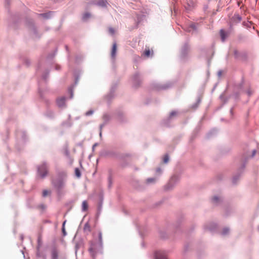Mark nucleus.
<instances>
[{
    "instance_id": "obj_1",
    "label": "nucleus",
    "mask_w": 259,
    "mask_h": 259,
    "mask_svg": "<svg viewBox=\"0 0 259 259\" xmlns=\"http://www.w3.org/2000/svg\"><path fill=\"white\" fill-rule=\"evenodd\" d=\"M49 172V166L46 163H43L39 165L37 168L38 176L44 178L46 177Z\"/></svg>"
},
{
    "instance_id": "obj_2",
    "label": "nucleus",
    "mask_w": 259,
    "mask_h": 259,
    "mask_svg": "<svg viewBox=\"0 0 259 259\" xmlns=\"http://www.w3.org/2000/svg\"><path fill=\"white\" fill-rule=\"evenodd\" d=\"M23 24L26 28L31 30L32 28V22L31 18L28 17L25 18L23 20Z\"/></svg>"
},
{
    "instance_id": "obj_3",
    "label": "nucleus",
    "mask_w": 259,
    "mask_h": 259,
    "mask_svg": "<svg viewBox=\"0 0 259 259\" xmlns=\"http://www.w3.org/2000/svg\"><path fill=\"white\" fill-rule=\"evenodd\" d=\"M57 103L59 107H64L65 104V98L64 97H61L60 98L58 99L57 101Z\"/></svg>"
},
{
    "instance_id": "obj_4",
    "label": "nucleus",
    "mask_w": 259,
    "mask_h": 259,
    "mask_svg": "<svg viewBox=\"0 0 259 259\" xmlns=\"http://www.w3.org/2000/svg\"><path fill=\"white\" fill-rule=\"evenodd\" d=\"M116 51H117V45H116V44L115 42L113 44L111 53V56L113 59H115V58Z\"/></svg>"
},
{
    "instance_id": "obj_5",
    "label": "nucleus",
    "mask_w": 259,
    "mask_h": 259,
    "mask_svg": "<svg viewBox=\"0 0 259 259\" xmlns=\"http://www.w3.org/2000/svg\"><path fill=\"white\" fill-rule=\"evenodd\" d=\"M89 251L92 256L93 257H95L96 254V252L95 250V248L94 245H92L91 247L89 248Z\"/></svg>"
},
{
    "instance_id": "obj_6",
    "label": "nucleus",
    "mask_w": 259,
    "mask_h": 259,
    "mask_svg": "<svg viewBox=\"0 0 259 259\" xmlns=\"http://www.w3.org/2000/svg\"><path fill=\"white\" fill-rule=\"evenodd\" d=\"M220 35H221V38L223 41H224L225 40L226 38L227 37V35L226 33L223 30H221Z\"/></svg>"
},
{
    "instance_id": "obj_7",
    "label": "nucleus",
    "mask_w": 259,
    "mask_h": 259,
    "mask_svg": "<svg viewBox=\"0 0 259 259\" xmlns=\"http://www.w3.org/2000/svg\"><path fill=\"white\" fill-rule=\"evenodd\" d=\"M88 207V203L86 201H84L82 203V209L83 211H85L87 210Z\"/></svg>"
},
{
    "instance_id": "obj_8",
    "label": "nucleus",
    "mask_w": 259,
    "mask_h": 259,
    "mask_svg": "<svg viewBox=\"0 0 259 259\" xmlns=\"http://www.w3.org/2000/svg\"><path fill=\"white\" fill-rule=\"evenodd\" d=\"M51 12H49L48 13L41 14H40V16L44 18L47 19V18H49L50 17V16H51Z\"/></svg>"
},
{
    "instance_id": "obj_9",
    "label": "nucleus",
    "mask_w": 259,
    "mask_h": 259,
    "mask_svg": "<svg viewBox=\"0 0 259 259\" xmlns=\"http://www.w3.org/2000/svg\"><path fill=\"white\" fill-rule=\"evenodd\" d=\"M51 194V191L48 190H44L42 192V196L46 197Z\"/></svg>"
},
{
    "instance_id": "obj_10",
    "label": "nucleus",
    "mask_w": 259,
    "mask_h": 259,
    "mask_svg": "<svg viewBox=\"0 0 259 259\" xmlns=\"http://www.w3.org/2000/svg\"><path fill=\"white\" fill-rule=\"evenodd\" d=\"M161 252H157L156 253V259H165V257L163 256L160 255Z\"/></svg>"
},
{
    "instance_id": "obj_11",
    "label": "nucleus",
    "mask_w": 259,
    "mask_h": 259,
    "mask_svg": "<svg viewBox=\"0 0 259 259\" xmlns=\"http://www.w3.org/2000/svg\"><path fill=\"white\" fill-rule=\"evenodd\" d=\"M37 208L40 209V211H43L46 208V206L45 204H40L37 206Z\"/></svg>"
},
{
    "instance_id": "obj_12",
    "label": "nucleus",
    "mask_w": 259,
    "mask_h": 259,
    "mask_svg": "<svg viewBox=\"0 0 259 259\" xmlns=\"http://www.w3.org/2000/svg\"><path fill=\"white\" fill-rule=\"evenodd\" d=\"M75 174L77 177L79 178L81 176L80 172L78 168H76L75 169Z\"/></svg>"
},
{
    "instance_id": "obj_13",
    "label": "nucleus",
    "mask_w": 259,
    "mask_h": 259,
    "mask_svg": "<svg viewBox=\"0 0 259 259\" xmlns=\"http://www.w3.org/2000/svg\"><path fill=\"white\" fill-rule=\"evenodd\" d=\"M143 54L146 56L147 57H148L150 56V51L149 49H148V50H146Z\"/></svg>"
},
{
    "instance_id": "obj_14",
    "label": "nucleus",
    "mask_w": 259,
    "mask_h": 259,
    "mask_svg": "<svg viewBox=\"0 0 259 259\" xmlns=\"http://www.w3.org/2000/svg\"><path fill=\"white\" fill-rule=\"evenodd\" d=\"M169 160V157L168 155H164L163 157V162L165 163H166L168 162Z\"/></svg>"
},
{
    "instance_id": "obj_15",
    "label": "nucleus",
    "mask_w": 259,
    "mask_h": 259,
    "mask_svg": "<svg viewBox=\"0 0 259 259\" xmlns=\"http://www.w3.org/2000/svg\"><path fill=\"white\" fill-rule=\"evenodd\" d=\"M98 5L99 6H102V7H104V6H106V2H105L103 1H99L98 2Z\"/></svg>"
},
{
    "instance_id": "obj_16",
    "label": "nucleus",
    "mask_w": 259,
    "mask_h": 259,
    "mask_svg": "<svg viewBox=\"0 0 259 259\" xmlns=\"http://www.w3.org/2000/svg\"><path fill=\"white\" fill-rule=\"evenodd\" d=\"M37 241H38L37 248L39 249V248L40 247V246L42 244L41 241V237L40 236L38 237Z\"/></svg>"
},
{
    "instance_id": "obj_17",
    "label": "nucleus",
    "mask_w": 259,
    "mask_h": 259,
    "mask_svg": "<svg viewBox=\"0 0 259 259\" xmlns=\"http://www.w3.org/2000/svg\"><path fill=\"white\" fill-rule=\"evenodd\" d=\"M24 63L26 65V66H29L30 65V61H29L28 59H25L24 60Z\"/></svg>"
},
{
    "instance_id": "obj_18",
    "label": "nucleus",
    "mask_w": 259,
    "mask_h": 259,
    "mask_svg": "<svg viewBox=\"0 0 259 259\" xmlns=\"http://www.w3.org/2000/svg\"><path fill=\"white\" fill-rule=\"evenodd\" d=\"M219 197H217V196H215V197H213V198H212V201L214 203H216L218 202V200H219Z\"/></svg>"
},
{
    "instance_id": "obj_19",
    "label": "nucleus",
    "mask_w": 259,
    "mask_h": 259,
    "mask_svg": "<svg viewBox=\"0 0 259 259\" xmlns=\"http://www.w3.org/2000/svg\"><path fill=\"white\" fill-rule=\"evenodd\" d=\"M93 113V111L90 110V111L87 112L85 114H86V115L89 116V115H92Z\"/></svg>"
},
{
    "instance_id": "obj_20",
    "label": "nucleus",
    "mask_w": 259,
    "mask_h": 259,
    "mask_svg": "<svg viewBox=\"0 0 259 259\" xmlns=\"http://www.w3.org/2000/svg\"><path fill=\"white\" fill-rule=\"evenodd\" d=\"M109 31L111 34H113L114 33V30L112 28H109Z\"/></svg>"
},
{
    "instance_id": "obj_21",
    "label": "nucleus",
    "mask_w": 259,
    "mask_h": 259,
    "mask_svg": "<svg viewBox=\"0 0 259 259\" xmlns=\"http://www.w3.org/2000/svg\"><path fill=\"white\" fill-rule=\"evenodd\" d=\"M147 182L150 183V182H154L155 181V180L154 179H147Z\"/></svg>"
},
{
    "instance_id": "obj_22",
    "label": "nucleus",
    "mask_w": 259,
    "mask_h": 259,
    "mask_svg": "<svg viewBox=\"0 0 259 259\" xmlns=\"http://www.w3.org/2000/svg\"><path fill=\"white\" fill-rule=\"evenodd\" d=\"M62 232H63V235L65 236L66 235V232H65V228L64 227L62 228Z\"/></svg>"
},
{
    "instance_id": "obj_23",
    "label": "nucleus",
    "mask_w": 259,
    "mask_h": 259,
    "mask_svg": "<svg viewBox=\"0 0 259 259\" xmlns=\"http://www.w3.org/2000/svg\"><path fill=\"white\" fill-rule=\"evenodd\" d=\"M256 153V150H253L252 151V154L251 155V157H253Z\"/></svg>"
},
{
    "instance_id": "obj_24",
    "label": "nucleus",
    "mask_w": 259,
    "mask_h": 259,
    "mask_svg": "<svg viewBox=\"0 0 259 259\" xmlns=\"http://www.w3.org/2000/svg\"><path fill=\"white\" fill-rule=\"evenodd\" d=\"M53 257L56 258L57 257V254L55 252H54L53 254Z\"/></svg>"
},
{
    "instance_id": "obj_25",
    "label": "nucleus",
    "mask_w": 259,
    "mask_h": 259,
    "mask_svg": "<svg viewBox=\"0 0 259 259\" xmlns=\"http://www.w3.org/2000/svg\"><path fill=\"white\" fill-rule=\"evenodd\" d=\"M161 171V169L160 168H158L157 169V172L160 173Z\"/></svg>"
},
{
    "instance_id": "obj_26",
    "label": "nucleus",
    "mask_w": 259,
    "mask_h": 259,
    "mask_svg": "<svg viewBox=\"0 0 259 259\" xmlns=\"http://www.w3.org/2000/svg\"><path fill=\"white\" fill-rule=\"evenodd\" d=\"M21 252H22V254L23 255V256H24V258L25 259V255H24V252L23 250H21Z\"/></svg>"
},
{
    "instance_id": "obj_27",
    "label": "nucleus",
    "mask_w": 259,
    "mask_h": 259,
    "mask_svg": "<svg viewBox=\"0 0 259 259\" xmlns=\"http://www.w3.org/2000/svg\"><path fill=\"white\" fill-rule=\"evenodd\" d=\"M23 235H21L20 236V239L22 241L23 240Z\"/></svg>"
},
{
    "instance_id": "obj_28",
    "label": "nucleus",
    "mask_w": 259,
    "mask_h": 259,
    "mask_svg": "<svg viewBox=\"0 0 259 259\" xmlns=\"http://www.w3.org/2000/svg\"><path fill=\"white\" fill-rule=\"evenodd\" d=\"M90 16V14H87L84 15V17H89Z\"/></svg>"
},
{
    "instance_id": "obj_29",
    "label": "nucleus",
    "mask_w": 259,
    "mask_h": 259,
    "mask_svg": "<svg viewBox=\"0 0 259 259\" xmlns=\"http://www.w3.org/2000/svg\"><path fill=\"white\" fill-rule=\"evenodd\" d=\"M65 222H64L63 223V226H62V227H64V226H65Z\"/></svg>"
},
{
    "instance_id": "obj_30",
    "label": "nucleus",
    "mask_w": 259,
    "mask_h": 259,
    "mask_svg": "<svg viewBox=\"0 0 259 259\" xmlns=\"http://www.w3.org/2000/svg\"><path fill=\"white\" fill-rule=\"evenodd\" d=\"M174 115V112H172V113H171V115Z\"/></svg>"
}]
</instances>
